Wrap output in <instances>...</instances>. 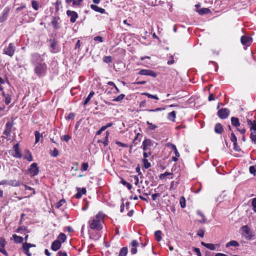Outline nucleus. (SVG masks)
Wrapping results in <instances>:
<instances>
[{"label":"nucleus","mask_w":256,"mask_h":256,"mask_svg":"<svg viewBox=\"0 0 256 256\" xmlns=\"http://www.w3.org/2000/svg\"><path fill=\"white\" fill-rule=\"evenodd\" d=\"M103 220V215L101 212H98L93 218L89 221L90 228L91 229L100 230L102 226L101 222Z\"/></svg>","instance_id":"nucleus-1"},{"label":"nucleus","mask_w":256,"mask_h":256,"mask_svg":"<svg viewBox=\"0 0 256 256\" xmlns=\"http://www.w3.org/2000/svg\"><path fill=\"white\" fill-rule=\"evenodd\" d=\"M34 72L38 76H42L46 74L47 70V66L45 62L36 64L34 65Z\"/></svg>","instance_id":"nucleus-2"},{"label":"nucleus","mask_w":256,"mask_h":256,"mask_svg":"<svg viewBox=\"0 0 256 256\" xmlns=\"http://www.w3.org/2000/svg\"><path fill=\"white\" fill-rule=\"evenodd\" d=\"M10 155L14 158H20L22 157V154L19 147V144H14L12 148L9 151Z\"/></svg>","instance_id":"nucleus-3"},{"label":"nucleus","mask_w":256,"mask_h":256,"mask_svg":"<svg viewBox=\"0 0 256 256\" xmlns=\"http://www.w3.org/2000/svg\"><path fill=\"white\" fill-rule=\"evenodd\" d=\"M44 61V58L38 54L34 53L32 54L30 62L33 65L43 62Z\"/></svg>","instance_id":"nucleus-4"},{"label":"nucleus","mask_w":256,"mask_h":256,"mask_svg":"<svg viewBox=\"0 0 256 256\" xmlns=\"http://www.w3.org/2000/svg\"><path fill=\"white\" fill-rule=\"evenodd\" d=\"M16 47L14 44L10 43L8 47H6L4 50V54H6L10 57H12L14 53Z\"/></svg>","instance_id":"nucleus-5"},{"label":"nucleus","mask_w":256,"mask_h":256,"mask_svg":"<svg viewBox=\"0 0 256 256\" xmlns=\"http://www.w3.org/2000/svg\"><path fill=\"white\" fill-rule=\"evenodd\" d=\"M232 124L237 128L238 131H239L242 134H244L246 130L244 128H238L240 126V123L238 118L235 117H232L231 118Z\"/></svg>","instance_id":"nucleus-6"},{"label":"nucleus","mask_w":256,"mask_h":256,"mask_svg":"<svg viewBox=\"0 0 256 256\" xmlns=\"http://www.w3.org/2000/svg\"><path fill=\"white\" fill-rule=\"evenodd\" d=\"M28 172L31 176H35L38 174L39 169L36 163H32L28 169Z\"/></svg>","instance_id":"nucleus-7"},{"label":"nucleus","mask_w":256,"mask_h":256,"mask_svg":"<svg viewBox=\"0 0 256 256\" xmlns=\"http://www.w3.org/2000/svg\"><path fill=\"white\" fill-rule=\"evenodd\" d=\"M153 142L150 139H145L142 142V148L144 151H148L150 149V147L153 146Z\"/></svg>","instance_id":"nucleus-8"},{"label":"nucleus","mask_w":256,"mask_h":256,"mask_svg":"<svg viewBox=\"0 0 256 256\" xmlns=\"http://www.w3.org/2000/svg\"><path fill=\"white\" fill-rule=\"evenodd\" d=\"M230 112L228 108H224L218 111V114L220 118L225 119L228 118Z\"/></svg>","instance_id":"nucleus-9"},{"label":"nucleus","mask_w":256,"mask_h":256,"mask_svg":"<svg viewBox=\"0 0 256 256\" xmlns=\"http://www.w3.org/2000/svg\"><path fill=\"white\" fill-rule=\"evenodd\" d=\"M35 246L36 245L34 244L27 243L26 242L22 244L23 251L28 256H31V254L29 252V249L30 248Z\"/></svg>","instance_id":"nucleus-10"},{"label":"nucleus","mask_w":256,"mask_h":256,"mask_svg":"<svg viewBox=\"0 0 256 256\" xmlns=\"http://www.w3.org/2000/svg\"><path fill=\"white\" fill-rule=\"evenodd\" d=\"M12 126L13 124L12 122H6L5 129L3 132V134H4L6 137H8L10 136Z\"/></svg>","instance_id":"nucleus-11"},{"label":"nucleus","mask_w":256,"mask_h":256,"mask_svg":"<svg viewBox=\"0 0 256 256\" xmlns=\"http://www.w3.org/2000/svg\"><path fill=\"white\" fill-rule=\"evenodd\" d=\"M240 41L244 46H248L252 42V38L250 36H243L241 37Z\"/></svg>","instance_id":"nucleus-12"},{"label":"nucleus","mask_w":256,"mask_h":256,"mask_svg":"<svg viewBox=\"0 0 256 256\" xmlns=\"http://www.w3.org/2000/svg\"><path fill=\"white\" fill-rule=\"evenodd\" d=\"M66 14L70 18V20L72 23L75 22L78 18V14L74 11L68 10L66 11Z\"/></svg>","instance_id":"nucleus-13"},{"label":"nucleus","mask_w":256,"mask_h":256,"mask_svg":"<svg viewBox=\"0 0 256 256\" xmlns=\"http://www.w3.org/2000/svg\"><path fill=\"white\" fill-rule=\"evenodd\" d=\"M9 11L10 10L8 8H6L4 10L2 14L0 16V22H2L7 19Z\"/></svg>","instance_id":"nucleus-14"},{"label":"nucleus","mask_w":256,"mask_h":256,"mask_svg":"<svg viewBox=\"0 0 256 256\" xmlns=\"http://www.w3.org/2000/svg\"><path fill=\"white\" fill-rule=\"evenodd\" d=\"M61 245V242L55 240L52 244L51 248L54 251H56L60 248Z\"/></svg>","instance_id":"nucleus-15"},{"label":"nucleus","mask_w":256,"mask_h":256,"mask_svg":"<svg viewBox=\"0 0 256 256\" xmlns=\"http://www.w3.org/2000/svg\"><path fill=\"white\" fill-rule=\"evenodd\" d=\"M83 0H66V4H70L72 3V6H80Z\"/></svg>","instance_id":"nucleus-16"},{"label":"nucleus","mask_w":256,"mask_h":256,"mask_svg":"<svg viewBox=\"0 0 256 256\" xmlns=\"http://www.w3.org/2000/svg\"><path fill=\"white\" fill-rule=\"evenodd\" d=\"M2 94L4 98L5 104L8 105L10 103L12 100V96L9 94H6L4 92H2Z\"/></svg>","instance_id":"nucleus-17"},{"label":"nucleus","mask_w":256,"mask_h":256,"mask_svg":"<svg viewBox=\"0 0 256 256\" xmlns=\"http://www.w3.org/2000/svg\"><path fill=\"white\" fill-rule=\"evenodd\" d=\"M167 147L169 148H170L174 150V154L176 156V157H180V154L179 152H178L177 148H176V146L171 143H168L166 144Z\"/></svg>","instance_id":"nucleus-18"},{"label":"nucleus","mask_w":256,"mask_h":256,"mask_svg":"<svg viewBox=\"0 0 256 256\" xmlns=\"http://www.w3.org/2000/svg\"><path fill=\"white\" fill-rule=\"evenodd\" d=\"M230 140L232 142H234V149L236 151H238V152L240 151V148H236L237 138H236V136H235V134L233 132H232L231 134Z\"/></svg>","instance_id":"nucleus-19"},{"label":"nucleus","mask_w":256,"mask_h":256,"mask_svg":"<svg viewBox=\"0 0 256 256\" xmlns=\"http://www.w3.org/2000/svg\"><path fill=\"white\" fill-rule=\"evenodd\" d=\"M90 8L94 10L100 12V14H104L105 12V10L104 8L98 7V6L95 4H91Z\"/></svg>","instance_id":"nucleus-20"},{"label":"nucleus","mask_w":256,"mask_h":256,"mask_svg":"<svg viewBox=\"0 0 256 256\" xmlns=\"http://www.w3.org/2000/svg\"><path fill=\"white\" fill-rule=\"evenodd\" d=\"M22 184V183L16 180H8V186H19Z\"/></svg>","instance_id":"nucleus-21"},{"label":"nucleus","mask_w":256,"mask_h":256,"mask_svg":"<svg viewBox=\"0 0 256 256\" xmlns=\"http://www.w3.org/2000/svg\"><path fill=\"white\" fill-rule=\"evenodd\" d=\"M240 244L237 241L232 240L226 243V248H228L230 246L237 247Z\"/></svg>","instance_id":"nucleus-22"},{"label":"nucleus","mask_w":256,"mask_h":256,"mask_svg":"<svg viewBox=\"0 0 256 256\" xmlns=\"http://www.w3.org/2000/svg\"><path fill=\"white\" fill-rule=\"evenodd\" d=\"M223 127L220 124H216L214 127V131L216 133L221 134L223 132Z\"/></svg>","instance_id":"nucleus-23"},{"label":"nucleus","mask_w":256,"mask_h":256,"mask_svg":"<svg viewBox=\"0 0 256 256\" xmlns=\"http://www.w3.org/2000/svg\"><path fill=\"white\" fill-rule=\"evenodd\" d=\"M176 118V112L174 111H172L170 112H169L168 115V118L172 121L174 122Z\"/></svg>","instance_id":"nucleus-24"},{"label":"nucleus","mask_w":256,"mask_h":256,"mask_svg":"<svg viewBox=\"0 0 256 256\" xmlns=\"http://www.w3.org/2000/svg\"><path fill=\"white\" fill-rule=\"evenodd\" d=\"M25 156L24 158L26 159L28 162H32L33 160L32 155L30 152L28 150H26L25 152Z\"/></svg>","instance_id":"nucleus-25"},{"label":"nucleus","mask_w":256,"mask_h":256,"mask_svg":"<svg viewBox=\"0 0 256 256\" xmlns=\"http://www.w3.org/2000/svg\"><path fill=\"white\" fill-rule=\"evenodd\" d=\"M12 237L14 241L17 244H20L22 242L24 238L20 236H18L16 234H13Z\"/></svg>","instance_id":"nucleus-26"},{"label":"nucleus","mask_w":256,"mask_h":256,"mask_svg":"<svg viewBox=\"0 0 256 256\" xmlns=\"http://www.w3.org/2000/svg\"><path fill=\"white\" fill-rule=\"evenodd\" d=\"M198 14L200 15L208 14L210 12V10L208 8H202L197 10Z\"/></svg>","instance_id":"nucleus-27"},{"label":"nucleus","mask_w":256,"mask_h":256,"mask_svg":"<svg viewBox=\"0 0 256 256\" xmlns=\"http://www.w3.org/2000/svg\"><path fill=\"white\" fill-rule=\"evenodd\" d=\"M94 91H91L90 92L88 96L86 98L84 102V106L88 104V103L89 102V101L90 100V99L94 96Z\"/></svg>","instance_id":"nucleus-28"},{"label":"nucleus","mask_w":256,"mask_h":256,"mask_svg":"<svg viewBox=\"0 0 256 256\" xmlns=\"http://www.w3.org/2000/svg\"><path fill=\"white\" fill-rule=\"evenodd\" d=\"M108 136H109V132H108V131H107L106 132V136H105L104 141L102 142L101 140H98V142H102L104 146H106L108 144Z\"/></svg>","instance_id":"nucleus-29"},{"label":"nucleus","mask_w":256,"mask_h":256,"mask_svg":"<svg viewBox=\"0 0 256 256\" xmlns=\"http://www.w3.org/2000/svg\"><path fill=\"white\" fill-rule=\"evenodd\" d=\"M66 235L63 233H61L59 234V236H58V237L56 240H58L59 242H61V243H62V242H64V240H66Z\"/></svg>","instance_id":"nucleus-30"},{"label":"nucleus","mask_w":256,"mask_h":256,"mask_svg":"<svg viewBox=\"0 0 256 256\" xmlns=\"http://www.w3.org/2000/svg\"><path fill=\"white\" fill-rule=\"evenodd\" d=\"M162 232L160 230H156L154 232V236L156 240L160 242L162 240Z\"/></svg>","instance_id":"nucleus-31"},{"label":"nucleus","mask_w":256,"mask_h":256,"mask_svg":"<svg viewBox=\"0 0 256 256\" xmlns=\"http://www.w3.org/2000/svg\"><path fill=\"white\" fill-rule=\"evenodd\" d=\"M128 254V248L126 247L122 248L118 256H126Z\"/></svg>","instance_id":"nucleus-32"},{"label":"nucleus","mask_w":256,"mask_h":256,"mask_svg":"<svg viewBox=\"0 0 256 256\" xmlns=\"http://www.w3.org/2000/svg\"><path fill=\"white\" fill-rule=\"evenodd\" d=\"M248 122L249 125L251 126L250 130H252V132H256V123L253 122L250 120H248Z\"/></svg>","instance_id":"nucleus-33"},{"label":"nucleus","mask_w":256,"mask_h":256,"mask_svg":"<svg viewBox=\"0 0 256 256\" xmlns=\"http://www.w3.org/2000/svg\"><path fill=\"white\" fill-rule=\"evenodd\" d=\"M146 124L148 125V130H154L156 128H158V126L156 124H154L149 121L146 122Z\"/></svg>","instance_id":"nucleus-34"},{"label":"nucleus","mask_w":256,"mask_h":256,"mask_svg":"<svg viewBox=\"0 0 256 256\" xmlns=\"http://www.w3.org/2000/svg\"><path fill=\"white\" fill-rule=\"evenodd\" d=\"M250 138L252 142L256 144V132H252L250 135Z\"/></svg>","instance_id":"nucleus-35"},{"label":"nucleus","mask_w":256,"mask_h":256,"mask_svg":"<svg viewBox=\"0 0 256 256\" xmlns=\"http://www.w3.org/2000/svg\"><path fill=\"white\" fill-rule=\"evenodd\" d=\"M34 135H35V138H36L35 142L37 143L39 142L40 139V137L42 136H41L39 132H38V131H36L34 132Z\"/></svg>","instance_id":"nucleus-36"},{"label":"nucleus","mask_w":256,"mask_h":256,"mask_svg":"<svg viewBox=\"0 0 256 256\" xmlns=\"http://www.w3.org/2000/svg\"><path fill=\"white\" fill-rule=\"evenodd\" d=\"M206 248L210 250H216V246L212 244H206Z\"/></svg>","instance_id":"nucleus-37"},{"label":"nucleus","mask_w":256,"mask_h":256,"mask_svg":"<svg viewBox=\"0 0 256 256\" xmlns=\"http://www.w3.org/2000/svg\"><path fill=\"white\" fill-rule=\"evenodd\" d=\"M142 162H143L144 166L146 168H150V164L148 162V160H146V158H144L142 160Z\"/></svg>","instance_id":"nucleus-38"},{"label":"nucleus","mask_w":256,"mask_h":256,"mask_svg":"<svg viewBox=\"0 0 256 256\" xmlns=\"http://www.w3.org/2000/svg\"><path fill=\"white\" fill-rule=\"evenodd\" d=\"M150 70H141L139 72L138 74L140 75L148 76Z\"/></svg>","instance_id":"nucleus-39"},{"label":"nucleus","mask_w":256,"mask_h":256,"mask_svg":"<svg viewBox=\"0 0 256 256\" xmlns=\"http://www.w3.org/2000/svg\"><path fill=\"white\" fill-rule=\"evenodd\" d=\"M142 94L146 96L148 98L158 100V98L156 95H152L148 92L143 93Z\"/></svg>","instance_id":"nucleus-40"},{"label":"nucleus","mask_w":256,"mask_h":256,"mask_svg":"<svg viewBox=\"0 0 256 256\" xmlns=\"http://www.w3.org/2000/svg\"><path fill=\"white\" fill-rule=\"evenodd\" d=\"M122 184L124 185V186H126L130 190L132 188V186L130 184L128 183V182H127L126 180H122Z\"/></svg>","instance_id":"nucleus-41"},{"label":"nucleus","mask_w":256,"mask_h":256,"mask_svg":"<svg viewBox=\"0 0 256 256\" xmlns=\"http://www.w3.org/2000/svg\"><path fill=\"white\" fill-rule=\"evenodd\" d=\"M125 96L124 94H121L116 98H114L113 100L114 102H120L123 100Z\"/></svg>","instance_id":"nucleus-42"},{"label":"nucleus","mask_w":256,"mask_h":256,"mask_svg":"<svg viewBox=\"0 0 256 256\" xmlns=\"http://www.w3.org/2000/svg\"><path fill=\"white\" fill-rule=\"evenodd\" d=\"M32 6L36 10H38V4L36 0H32Z\"/></svg>","instance_id":"nucleus-43"},{"label":"nucleus","mask_w":256,"mask_h":256,"mask_svg":"<svg viewBox=\"0 0 256 256\" xmlns=\"http://www.w3.org/2000/svg\"><path fill=\"white\" fill-rule=\"evenodd\" d=\"M112 56H104L103 58V61L106 63H110L112 62Z\"/></svg>","instance_id":"nucleus-44"},{"label":"nucleus","mask_w":256,"mask_h":256,"mask_svg":"<svg viewBox=\"0 0 256 256\" xmlns=\"http://www.w3.org/2000/svg\"><path fill=\"white\" fill-rule=\"evenodd\" d=\"M180 204L182 208L186 207V200L184 197L182 196L180 199Z\"/></svg>","instance_id":"nucleus-45"},{"label":"nucleus","mask_w":256,"mask_h":256,"mask_svg":"<svg viewBox=\"0 0 256 256\" xmlns=\"http://www.w3.org/2000/svg\"><path fill=\"white\" fill-rule=\"evenodd\" d=\"M0 252L6 256H8V252L4 249V246H0Z\"/></svg>","instance_id":"nucleus-46"},{"label":"nucleus","mask_w":256,"mask_h":256,"mask_svg":"<svg viewBox=\"0 0 256 256\" xmlns=\"http://www.w3.org/2000/svg\"><path fill=\"white\" fill-rule=\"evenodd\" d=\"M88 163L86 162H83L82 164V171H86L88 170Z\"/></svg>","instance_id":"nucleus-47"},{"label":"nucleus","mask_w":256,"mask_h":256,"mask_svg":"<svg viewBox=\"0 0 256 256\" xmlns=\"http://www.w3.org/2000/svg\"><path fill=\"white\" fill-rule=\"evenodd\" d=\"M70 136L68 134H66L64 136H62L61 138V139L63 140H64L66 142H68V140L70 139Z\"/></svg>","instance_id":"nucleus-48"},{"label":"nucleus","mask_w":256,"mask_h":256,"mask_svg":"<svg viewBox=\"0 0 256 256\" xmlns=\"http://www.w3.org/2000/svg\"><path fill=\"white\" fill-rule=\"evenodd\" d=\"M65 202L66 200L64 199L60 200L56 204V208H59L60 206H62Z\"/></svg>","instance_id":"nucleus-49"},{"label":"nucleus","mask_w":256,"mask_h":256,"mask_svg":"<svg viewBox=\"0 0 256 256\" xmlns=\"http://www.w3.org/2000/svg\"><path fill=\"white\" fill-rule=\"evenodd\" d=\"M252 205L254 211L256 212V198L252 200Z\"/></svg>","instance_id":"nucleus-50"},{"label":"nucleus","mask_w":256,"mask_h":256,"mask_svg":"<svg viewBox=\"0 0 256 256\" xmlns=\"http://www.w3.org/2000/svg\"><path fill=\"white\" fill-rule=\"evenodd\" d=\"M152 154V152L150 151H144L143 153V156L144 157V158H146L150 156Z\"/></svg>","instance_id":"nucleus-51"},{"label":"nucleus","mask_w":256,"mask_h":256,"mask_svg":"<svg viewBox=\"0 0 256 256\" xmlns=\"http://www.w3.org/2000/svg\"><path fill=\"white\" fill-rule=\"evenodd\" d=\"M250 172L252 174H255L256 173V167L254 166H250Z\"/></svg>","instance_id":"nucleus-52"},{"label":"nucleus","mask_w":256,"mask_h":256,"mask_svg":"<svg viewBox=\"0 0 256 256\" xmlns=\"http://www.w3.org/2000/svg\"><path fill=\"white\" fill-rule=\"evenodd\" d=\"M52 156H54V157H56L58 156V150H56V148H54L53 150V152H52V153L51 154Z\"/></svg>","instance_id":"nucleus-53"},{"label":"nucleus","mask_w":256,"mask_h":256,"mask_svg":"<svg viewBox=\"0 0 256 256\" xmlns=\"http://www.w3.org/2000/svg\"><path fill=\"white\" fill-rule=\"evenodd\" d=\"M204 232L203 230H200L197 233V234L201 238H203L204 236Z\"/></svg>","instance_id":"nucleus-54"},{"label":"nucleus","mask_w":256,"mask_h":256,"mask_svg":"<svg viewBox=\"0 0 256 256\" xmlns=\"http://www.w3.org/2000/svg\"><path fill=\"white\" fill-rule=\"evenodd\" d=\"M148 76H151L152 77L155 78V77L156 76L157 74H156L154 72V71H152V70H150V71L148 72Z\"/></svg>","instance_id":"nucleus-55"},{"label":"nucleus","mask_w":256,"mask_h":256,"mask_svg":"<svg viewBox=\"0 0 256 256\" xmlns=\"http://www.w3.org/2000/svg\"><path fill=\"white\" fill-rule=\"evenodd\" d=\"M4 108L5 107L4 106L3 107H0V118L6 114V113L4 112Z\"/></svg>","instance_id":"nucleus-56"},{"label":"nucleus","mask_w":256,"mask_h":256,"mask_svg":"<svg viewBox=\"0 0 256 256\" xmlns=\"http://www.w3.org/2000/svg\"><path fill=\"white\" fill-rule=\"evenodd\" d=\"M132 247L136 248L138 245V242L136 240H133L131 244Z\"/></svg>","instance_id":"nucleus-57"},{"label":"nucleus","mask_w":256,"mask_h":256,"mask_svg":"<svg viewBox=\"0 0 256 256\" xmlns=\"http://www.w3.org/2000/svg\"><path fill=\"white\" fill-rule=\"evenodd\" d=\"M6 240L4 238L0 237V246H5L6 244Z\"/></svg>","instance_id":"nucleus-58"},{"label":"nucleus","mask_w":256,"mask_h":256,"mask_svg":"<svg viewBox=\"0 0 256 256\" xmlns=\"http://www.w3.org/2000/svg\"><path fill=\"white\" fill-rule=\"evenodd\" d=\"M170 174H171L170 172H165L164 173L161 174L160 175V178H165L166 176L170 175Z\"/></svg>","instance_id":"nucleus-59"},{"label":"nucleus","mask_w":256,"mask_h":256,"mask_svg":"<svg viewBox=\"0 0 256 256\" xmlns=\"http://www.w3.org/2000/svg\"><path fill=\"white\" fill-rule=\"evenodd\" d=\"M94 40L96 41H98L100 42H102V38L100 36H96L94 38Z\"/></svg>","instance_id":"nucleus-60"},{"label":"nucleus","mask_w":256,"mask_h":256,"mask_svg":"<svg viewBox=\"0 0 256 256\" xmlns=\"http://www.w3.org/2000/svg\"><path fill=\"white\" fill-rule=\"evenodd\" d=\"M106 130L105 128H104V126H102V128H100V130H99L97 132H96V135H100V134H101V133H102L103 131H104V130Z\"/></svg>","instance_id":"nucleus-61"},{"label":"nucleus","mask_w":256,"mask_h":256,"mask_svg":"<svg viewBox=\"0 0 256 256\" xmlns=\"http://www.w3.org/2000/svg\"><path fill=\"white\" fill-rule=\"evenodd\" d=\"M58 256H68L66 252L60 251L58 254Z\"/></svg>","instance_id":"nucleus-62"},{"label":"nucleus","mask_w":256,"mask_h":256,"mask_svg":"<svg viewBox=\"0 0 256 256\" xmlns=\"http://www.w3.org/2000/svg\"><path fill=\"white\" fill-rule=\"evenodd\" d=\"M133 178L134 179V184L136 185H138V182H139V179H138V178L137 176H133Z\"/></svg>","instance_id":"nucleus-63"},{"label":"nucleus","mask_w":256,"mask_h":256,"mask_svg":"<svg viewBox=\"0 0 256 256\" xmlns=\"http://www.w3.org/2000/svg\"><path fill=\"white\" fill-rule=\"evenodd\" d=\"M57 45V42L55 40H53L50 44V46L54 50Z\"/></svg>","instance_id":"nucleus-64"}]
</instances>
